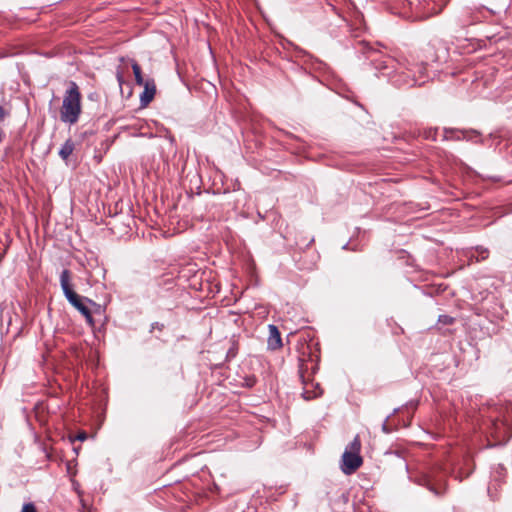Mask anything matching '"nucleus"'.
<instances>
[{"label":"nucleus","mask_w":512,"mask_h":512,"mask_svg":"<svg viewBox=\"0 0 512 512\" xmlns=\"http://www.w3.org/2000/svg\"><path fill=\"white\" fill-rule=\"evenodd\" d=\"M269 336L267 340L268 348L276 350L282 346L281 335L278 328L275 325L270 324L268 326Z\"/></svg>","instance_id":"9"},{"label":"nucleus","mask_w":512,"mask_h":512,"mask_svg":"<svg viewBox=\"0 0 512 512\" xmlns=\"http://www.w3.org/2000/svg\"><path fill=\"white\" fill-rule=\"evenodd\" d=\"M81 99L78 85L75 82H70L60 108V120L63 123L74 125L78 122L82 113Z\"/></svg>","instance_id":"2"},{"label":"nucleus","mask_w":512,"mask_h":512,"mask_svg":"<svg viewBox=\"0 0 512 512\" xmlns=\"http://www.w3.org/2000/svg\"><path fill=\"white\" fill-rule=\"evenodd\" d=\"M378 68L381 70H386V69H388V65L386 64L384 66H379Z\"/></svg>","instance_id":"22"},{"label":"nucleus","mask_w":512,"mask_h":512,"mask_svg":"<svg viewBox=\"0 0 512 512\" xmlns=\"http://www.w3.org/2000/svg\"><path fill=\"white\" fill-rule=\"evenodd\" d=\"M70 272L68 270H63L60 275V285L63 290V293L66 297V299L69 301V303L73 306H79V303L84 301L85 298H82L80 295H78L71 286L70 283Z\"/></svg>","instance_id":"6"},{"label":"nucleus","mask_w":512,"mask_h":512,"mask_svg":"<svg viewBox=\"0 0 512 512\" xmlns=\"http://www.w3.org/2000/svg\"><path fill=\"white\" fill-rule=\"evenodd\" d=\"M361 442L358 436L346 447L341 457L340 468L346 475L354 473L362 465Z\"/></svg>","instance_id":"3"},{"label":"nucleus","mask_w":512,"mask_h":512,"mask_svg":"<svg viewBox=\"0 0 512 512\" xmlns=\"http://www.w3.org/2000/svg\"><path fill=\"white\" fill-rule=\"evenodd\" d=\"M476 255H472L475 257L477 261L485 260L489 256V251L486 248L478 247L475 251Z\"/></svg>","instance_id":"14"},{"label":"nucleus","mask_w":512,"mask_h":512,"mask_svg":"<svg viewBox=\"0 0 512 512\" xmlns=\"http://www.w3.org/2000/svg\"><path fill=\"white\" fill-rule=\"evenodd\" d=\"M453 318L447 315H441L439 316V322L445 325H449L453 322Z\"/></svg>","instance_id":"18"},{"label":"nucleus","mask_w":512,"mask_h":512,"mask_svg":"<svg viewBox=\"0 0 512 512\" xmlns=\"http://www.w3.org/2000/svg\"><path fill=\"white\" fill-rule=\"evenodd\" d=\"M83 316H88L89 308L82 301L79 303V306L75 307Z\"/></svg>","instance_id":"16"},{"label":"nucleus","mask_w":512,"mask_h":512,"mask_svg":"<svg viewBox=\"0 0 512 512\" xmlns=\"http://www.w3.org/2000/svg\"><path fill=\"white\" fill-rule=\"evenodd\" d=\"M508 418L512 419V409L497 406L491 411L484 423L485 432L495 440L491 446L503 445L510 439L512 431Z\"/></svg>","instance_id":"1"},{"label":"nucleus","mask_w":512,"mask_h":512,"mask_svg":"<svg viewBox=\"0 0 512 512\" xmlns=\"http://www.w3.org/2000/svg\"><path fill=\"white\" fill-rule=\"evenodd\" d=\"M142 86L144 87V90L140 95V102L141 106L146 107L155 96L156 86L152 79H147Z\"/></svg>","instance_id":"8"},{"label":"nucleus","mask_w":512,"mask_h":512,"mask_svg":"<svg viewBox=\"0 0 512 512\" xmlns=\"http://www.w3.org/2000/svg\"><path fill=\"white\" fill-rule=\"evenodd\" d=\"M132 69L135 76L136 84L142 86V84H144L146 80H144V78L142 77L141 68L137 62L134 61L132 63Z\"/></svg>","instance_id":"12"},{"label":"nucleus","mask_w":512,"mask_h":512,"mask_svg":"<svg viewBox=\"0 0 512 512\" xmlns=\"http://www.w3.org/2000/svg\"><path fill=\"white\" fill-rule=\"evenodd\" d=\"M387 422H388V420L386 419L384 421V423L382 424V430H383L384 433H390L391 432V429L389 428Z\"/></svg>","instance_id":"20"},{"label":"nucleus","mask_w":512,"mask_h":512,"mask_svg":"<svg viewBox=\"0 0 512 512\" xmlns=\"http://www.w3.org/2000/svg\"><path fill=\"white\" fill-rule=\"evenodd\" d=\"M400 68L405 69L412 75L415 74L416 78H420L424 80V83L427 81L429 76L426 74V66L427 62L421 60L416 61L415 59L405 58L402 61L398 62Z\"/></svg>","instance_id":"7"},{"label":"nucleus","mask_w":512,"mask_h":512,"mask_svg":"<svg viewBox=\"0 0 512 512\" xmlns=\"http://www.w3.org/2000/svg\"><path fill=\"white\" fill-rule=\"evenodd\" d=\"M21 512H37V509L33 503H25L22 507Z\"/></svg>","instance_id":"17"},{"label":"nucleus","mask_w":512,"mask_h":512,"mask_svg":"<svg viewBox=\"0 0 512 512\" xmlns=\"http://www.w3.org/2000/svg\"><path fill=\"white\" fill-rule=\"evenodd\" d=\"M446 472L440 467H432L423 472L417 479L419 485L427 487L432 493L439 496L446 489Z\"/></svg>","instance_id":"4"},{"label":"nucleus","mask_w":512,"mask_h":512,"mask_svg":"<svg viewBox=\"0 0 512 512\" xmlns=\"http://www.w3.org/2000/svg\"><path fill=\"white\" fill-rule=\"evenodd\" d=\"M382 74L388 76L391 82L398 87H413L424 84V80L421 77L416 78L415 74L412 75L408 71L396 72L393 75L390 72H383Z\"/></svg>","instance_id":"5"},{"label":"nucleus","mask_w":512,"mask_h":512,"mask_svg":"<svg viewBox=\"0 0 512 512\" xmlns=\"http://www.w3.org/2000/svg\"><path fill=\"white\" fill-rule=\"evenodd\" d=\"M74 150V143L72 140L68 139L60 148L59 150V156L63 160H67L68 157L73 153Z\"/></svg>","instance_id":"10"},{"label":"nucleus","mask_w":512,"mask_h":512,"mask_svg":"<svg viewBox=\"0 0 512 512\" xmlns=\"http://www.w3.org/2000/svg\"><path fill=\"white\" fill-rule=\"evenodd\" d=\"M463 140L477 142L479 138V133L477 131H462L461 132Z\"/></svg>","instance_id":"13"},{"label":"nucleus","mask_w":512,"mask_h":512,"mask_svg":"<svg viewBox=\"0 0 512 512\" xmlns=\"http://www.w3.org/2000/svg\"><path fill=\"white\" fill-rule=\"evenodd\" d=\"M322 394V390L320 389V387L317 385V391L311 393L307 387L305 386L304 388V392H303V396L305 399H312V398H316L318 396H320Z\"/></svg>","instance_id":"15"},{"label":"nucleus","mask_w":512,"mask_h":512,"mask_svg":"<svg viewBox=\"0 0 512 512\" xmlns=\"http://www.w3.org/2000/svg\"><path fill=\"white\" fill-rule=\"evenodd\" d=\"M84 317H85L86 322L88 323V325L93 327L94 326V320H93V317L91 315V312L89 311L88 312V316H84Z\"/></svg>","instance_id":"19"},{"label":"nucleus","mask_w":512,"mask_h":512,"mask_svg":"<svg viewBox=\"0 0 512 512\" xmlns=\"http://www.w3.org/2000/svg\"><path fill=\"white\" fill-rule=\"evenodd\" d=\"M87 438V434L85 432H82L76 436V439L80 441H84Z\"/></svg>","instance_id":"21"},{"label":"nucleus","mask_w":512,"mask_h":512,"mask_svg":"<svg viewBox=\"0 0 512 512\" xmlns=\"http://www.w3.org/2000/svg\"><path fill=\"white\" fill-rule=\"evenodd\" d=\"M461 132L462 131L453 130V129H447L446 128V129H444L443 138H444V140L460 141V140H463Z\"/></svg>","instance_id":"11"}]
</instances>
